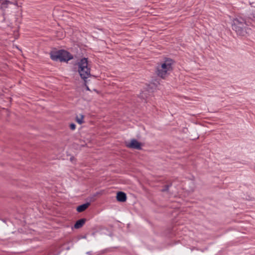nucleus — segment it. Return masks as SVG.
Listing matches in <instances>:
<instances>
[{
	"mask_svg": "<svg viewBox=\"0 0 255 255\" xmlns=\"http://www.w3.org/2000/svg\"><path fill=\"white\" fill-rule=\"evenodd\" d=\"M116 198L118 201L124 202L126 201L127 197L126 194L122 191H119L117 193Z\"/></svg>",
	"mask_w": 255,
	"mask_h": 255,
	"instance_id": "obj_6",
	"label": "nucleus"
},
{
	"mask_svg": "<svg viewBox=\"0 0 255 255\" xmlns=\"http://www.w3.org/2000/svg\"><path fill=\"white\" fill-rule=\"evenodd\" d=\"M83 119H84V116L81 115L80 118H79L78 117H76V122L78 124L81 125L84 123Z\"/></svg>",
	"mask_w": 255,
	"mask_h": 255,
	"instance_id": "obj_11",
	"label": "nucleus"
},
{
	"mask_svg": "<svg viewBox=\"0 0 255 255\" xmlns=\"http://www.w3.org/2000/svg\"><path fill=\"white\" fill-rule=\"evenodd\" d=\"M250 15L251 17H253V18H255V10H253L252 12V13H250ZM251 18H249L250 19V20H251Z\"/></svg>",
	"mask_w": 255,
	"mask_h": 255,
	"instance_id": "obj_14",
	"label": "nucleus"
},
{
	"mask_svg": "<svg viewBox=\"0 0 255 255\" xmlns=\"http://www.w3.org/2000/svg\"><path fill=\"white\" fill-rule=\"evenodd\" d=\"M50 58L53 61H59L60 50L58 51H51L50 53Z\"/></svg>",
	"mask_w": 255,
	"mask_h": 255,
	"instance_id": "obj_7",
	"label": "nucleus"
},
{
	"mask_svg": "<svg viewBox=\"0 0 255 255\" xmlns=\"http://www.w3.org/2000/svg\"><path fill=\"white\" fill-rule=\"evenodd\" d=\"M90 205V203L89 202H87L85 204H83L82 205L78 206L77 207L76 210L77 211V212L79 213L82 212L84 211L85 210H86Z\"/></svg>",
	"mask_w": 255,
	"mask_h": 255,
	"instance_id": "obj_8",
	"label": "nucleus"
},
{
	"mask_svg": "<svg viewBox=\"0 0 255 255\" xmlns=\"http://www.w3.org/2000/svg\"><path fill=\"white\" fill-rule=\"evenodd\" d=\"M70 128L71 130H75L76 128V125L74 123H72L70 125Z\"/></svg>",
	"mask_w": 255,
	"mask_h": 255,
	"instance_id": "obj_13",
	"label": "nucleus"
},
{
	"mask_svg": "<svg viewBox=\"0 0 255 255\" xmlns=\"http://www.w3.org/2000/svg\"><path fill=\"white\" fill-rule=\"evenodd\" d=\"M59 61L66 62L73 58V55L69 52L65 50H60Z\"/></svg>",
	"mask_w": 255,
	"mask_h": 255,
	"instance_id": "obj_4",
	"label": "nucleus"
},
{
	"mask_svg": "<svg viewBox=\"0 0 255 255\" xmlns=\"http://www.w3.org/2000/svg\"><path fill=\"white\" fill-rule=\"evenodd\" d=\"M86 219L82 218L77 221L74 225V228L75 229H79L81 228L85 223Z\"/></svg>",
	"mask_w": 255,
	"mask_h": 255,
	"instance_id": "obj_9",
	"label": "nucleus"
},
{
	"mask_svg": "<svg viewBox=\"0 0 255 255\" xmlns=\"http://www.w3.org/2000/svg\"><path fill=\"white\" fill-rule=\"evenodd\" d=\"M144 93H140V95H139V97L141 98H143V99H144L145 97H146V96H144Z\"/></svg>",
	"mask_w": 255,
	"mask_h": 255,
	"instance_id": "obj_15",
	"label": "nucleus"
},
{
	"mask_svg": "<svg viewBox=\"0 0 255 255\" xmlns=\"http://www.w3.org/2000/svg\"><path fill=\"white\" fill-rule=\"evenodd\" d=\"M250 26H253L249 19L237 16L234 18L232 24V27L238 36L246 37L251 32Z\"/></svg>",
	"mask_w": 255,
	"mask_h": 255,
	"instance_id": "obj_1",
	"label": "nucleus"
},
{
	"mask_svg": "<svg viewBox=\"0 0 255 255\" xmlns=\"http://www.w3.org/2000/svg\"><path fill=\"white\" fill-rule=\"evenodd\" d=\"M173 60L170 58H166L160 65L156 68V73L158 76L165 79L172 71Z\"/></svg>",
	"mask_w": 255,
	"mask_h": 255,
	"instance_id": "obj_2",
	"label": "nucleus"
},
{
	"mask_svg": "<svg viewBox=\"0 0 255 255\" xmlns=\"http://www.w3.org/2000/svg\"><path fill=\"white\" fill-rule=\"evenodd\" d=\"M86 89H87V90H90V89H89V87L88 86H87Z\"/></svg>",
	"mask_w": 255,
	"mask_h": 255,
	"instance_id": "obj_16",
	"label": "nucleus"
},
{
	"mask_svg": "<svg viewBox=\"0 0 255 255\" xmlns=\"http://www.w3.org/2000/svg\"><path fill=\"white\" fill-rule=\"evenodd\" d=\"M172 186V183H170L168 185H165L163 189H162L161 191L162 192H167L169 190V188Z\"/></svg>",
	"mask_w": 255,
	"mask_h": 255,
	"instance_id": "obj_10",
	"label": "nucleus"
},
{
	"mask_svg": "<svg viewBox=\"0 0 255 255\" xmlns=\"http://www.w3.org/2000/svg\"><path fill=\"white\" fill-rule=\"evenodd\" d=\"M126 145L127 147L132 149L140 150L142 148L141 143L134 138L131 139L130 142H126Z\"/></svg>",
	"mask_w": 255,
	"mask_h": 255,
	"instance_id": "obj_5",
	"label": "nucleus"
},
{
	"mask_svg": "<svg viewBox=\"0 0 255 255\" xmlns=\"http://www.w3.org/2000/svg\"><path fill=\"white\" fill-rule=\"evenodd\" d=\"M88 59L82 58L78 63V72L82 79L85 80L90 76V68L88 66Z\"/></svg>",
	"mask_w": 255,
	"mask_h": 255,
	"instance_id": "obj_3",
	"label": "nucleus"
},
{
	"mask_svg": "<svg viewBox=\"0 0 255 255\" xmlns=\"http://www.w3.org/2000/svg\"><path fill=\"white\" fill-rule=\"evenodd\" d=\"M9 3H11L9 1H8V0H5L4 1H3L1 3V7L3 8H6L7 7V5Z\"/></svg>",
	"mask_w": 255,
	"mask_h": 255,
	"instance_id": "obj_12",
	"label": "nucleus"
}]
</instances>
